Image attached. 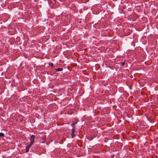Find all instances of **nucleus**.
I'll return each instance as SVG.
<instances>
[{"mask_svg":"<svg viewBox=\"0 0 158 158\" xmlns=\"http://www.w3.org/2000/svg\"><path fill=\"white\" fill-rule=\"evenodd\" d=\"M78 120L77 119L74 118L73 120V123L72 126L73 128H75V125L77 124Z\"/></svg>","mask_w":158,"mask_h":158,"instance_id":"nucleus-1","label":"nucleus"},{"mask_svg":"<svg viewBox=\"0 0 158 158\" xmlns=\"http://www.w3.org/2000/svg\"><path fill=\"white\" fill-rule=\"evenodd\" d=\"M35 138V136L34 135H33L31 136L30 139V140L31 141V143L30 144L32 145L34 143Z\"/></svg>","mask_w":158,"mask_h":158,"instance_id":"nucleus-2","label":"nucleus"},{"mask_svg":"<svg viewBox=\"0 0 158 158\" xmlns=\"http://www.w3.org/2000/svg\"><path fill=\"white\" fill-rule=\"evenodd\" d=\"M75 130V128H73L71 131V135L72 138H74L75 136L74 135Z\"/></svg>","mask_w":158,"mask_h":158,"instance_id":"nucleus-3","label":"nucleus"},{"mask_svg":"<svg viewBox=\"0 0 158 158\" xmlns=\"http://www.w3.org/2000/svg\"><path fill=\"white\" fill-rule=\"evenodd\" d=\"M32 145L30 144H29L28 145L26 148V152H28L29 151V149L30 148L31 146Z\"/></svg>","mask_w":158,"mask_h":158,"instance_id":"nucleus-4","label":"nucleus"},{"mask_svg":"<svg viewBox=\"0 0 158 158\" xmlns=\"http://www.w3.org/2000/svg\"><path fill=\"white\" fill-rule=\"evenodd\" d=\"M56 71L59 72L62 71L63 69L62 68H59L57 69H56Z\"/></svg>","mask_w":158,"mask_h":158,"instance_id":"nucleus-5","label":"nucleus"},{"mask_svg":"<svg viewBox=\"0 0 158 158\" xmlns=\"http://www.w3.org/2000/svg\"><path fill=\"white\" fill-rule=\"evenodd\" d=\"M126 65V66H125V67H126L127 66V64L125 63V62H123L122 63V66H123V67H125L124 66L125 65Z\"/></svg>","mask_w":158,"mask_h":158,"instance_id":"nucleus-6","label":"nucleus"},{"mask_svg":"<svg viewBox=\"0 0 158 158\" xmlns=\"http://www.w3.org/2000/svg\"><path fill=\"white\" fill-rule=\"evenodd\" d=\"M4 136V134L2 133H0V137H3Z\"/></svg>","mask_w":158,"mask_h":158,"instance_id":"nucleus-7","label":"nucleus"},{"mask_svg":"<svg viewBox=\"0 0 158 158\" xmlns=\"http://www.w3.org/2000/svg\"><path fill=\"white\" fill-rule=\"evenodd\" d=\"M49 65L50 66H53V64L52 63L50 62V63H49Z\"/></svg>","mask_w":158,"mask_h":158,"instance_id":"nucleus-8","label":"nucleus"}]
</instances>
